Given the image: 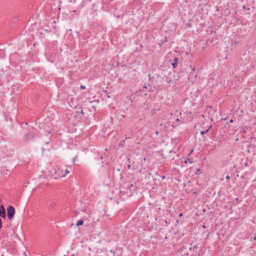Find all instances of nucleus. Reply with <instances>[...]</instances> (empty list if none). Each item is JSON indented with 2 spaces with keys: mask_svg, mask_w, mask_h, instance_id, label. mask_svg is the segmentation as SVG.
Wrapping results in <instances>:
<instances>
[{
  "mask_svg": "<svg viewBox=\"0 0 256 256\" xmlns=\"http://www.w3.org/2000/svg\"><path fill=\"white\" fill-rule=\"evenodd\" d=\"M15 214V209L12 206H9L7 208V215L8 220H12L13 219Z\"/></svg>",
  "mask_w": 256,
  "mask_h": 256,
  "instance_id": "obj_1",
  "label": "nucleus"
},
{
  "mask_svg": "<svg viewBox=\"0 0 256 256\" xmlns=\"http://www.w3.org/2000/svg\"><path fill=\"white\" fill-rule=\"evenodd\" d=\"M48 208V209L54 210L58 206V200L52 198L47 202Z\"/></svg>",
  "mask_w": 256,
  "mask_h": 256,
  "instance_id": "obj_2",
  "label": "nucleus"
},
{
  "mask_svg": "<svg viewBox=\"0 0 256 256\" xmlns=\"http://www.w3.org/2000/svg\"><path fill=\"white\" fill-rule=\"evenodd\" d=\"M35 134L33 130H29L24 136V138L26 140H29L34 138Z\"/></svg>",
  "mask_w": 256,
  "mask_h": 256,
  "instance_id": "obj_3",
  "label": "nucleus"
},
{
  "mask_svg": "<svg viewBox=\"0 0 256 256\" xmlns=\"http://www.w3.org/2000/svg\"><path fill=\"white\" fill-rule=\"evenodd\" d=\"M173 68L177 67L178 63L180 62V58L176 57L172 60H170Z\"/></svg>",
  "mask_w": 256,
  "mask_h": 256,
  "instance_id": "obj_4",
  "label": "nucleus"
},
{
  "mask_svg": "<svg viewBox=\"0 0 256 256\" xmlns=\"http://www.w3.org/2000/svg\"><path fill=\"white\" fill-rule=\"evenodd\" d=\"M0 216L3 218H6V210L3 205L0 206Z\"/></svg>",
  "mask_w": 256,
  "mask_h": 256,
  "instance_id": "obj_5",
  "label": "nucleus"
},
{
  "mask_svg": "<svg viewBox=\"0 0 256 256\" xmlns=\"http://www.w3.org/2000/svg\"><path fill=\"white\" fill-rule=\"evenodd\" d=\"M54 174L55 176H54V178L56 179V176H58L60 174H64V170L62 168H58V170H56ZM52 176H54V174H52Z\"/></svg>",
  "mask_w": 256,
  "mask_h": 256,
  "instance_id": "obj_6",
  "label": "nucleus"
},
{
  "mask_svg": "<svg viewBox=\"0 0 256 256\" xmlns=\"http://www.w3.org/2000/svg\"><path fill=\"white\" fill-rule=\"evenodd\" d=\"M69 170L65 169L64 174H60L58 175V176H56V178H60L65 176L66 175H67L69 173Z\"/></svg>",
  "mask_w": 256,
  "mask_h": 256,
  "instance_id": "obj_7",
  "label": "nucleus"
},
{
  "mask_svg": "<svg viewBox=\"0 0 256 256\" xmlns=\"http://www.w3.org/2000/svg\"><path fill=\"white\" fill-rule=\"evenodd\" d=\"M83 224H84V220H80L77 222L76 225V226H80L82 225Z\"/></svg>",
  "mask_w": 256,
  "mask_h": 256,
  "instance_id": "obj_8",
  "label": "nucleus"
},
{
  "mask_svg": "<svg viewBox=\"0 0 256 256\" xmlns=\"http://www.w3.org/2000/svg\"><path fill=\"white\" fill-rule=\"evenodd\" d=\"M208 130H209V129H208L207 130H206L205 131H202L200 132L201 135L203 136L204 134H206L208 132Z\"/></svg>",
  "mask_w": 256,
  "mask_h": 256,
  "instance_id": "obj_9",
  "label": "nucleus"
},
{
  "mask_svg": "<svg viewBox=\"0 0 256 256\" xmlns=\"http://www.w3.org/2000/svg\"><path fill=\"white\" fill-rule=\"evenodd\" d=\"M246 128V126H242L240 131H242L243 132H245Z\"/></svg>",
  "mask_w": 256,
  "mask_h": 256,
  "instance_id": "obj_10",
  "label": "nucleus"
},
{
  "mask_svg": "<svg viewBox=\"0 0 256 256\" xmlns=\"http://www.w3.org/2000/svg\"><path fill=\"white\" fill-rule=\"evenodd\" d=\"M2 227V223L1 218H0V229Z\"/></svg>",
  "mask_w": 256,
  "mask_h": 256,
  "instance_id": "obj_11",
  "label": "nucleus"
},
{
  "mask_svg": "<svg viewBox=\"0 0 256 256\" xmlns=\"http://www.w3.org/2000/svg\"><path fill=\"white\" fill-rule=\"evenodd\" d=\"M80 88L84 90L86 88V86H84L82 85L80 86Z\"/></svg>",
  "mask_w": 256,
  "mask_h": 256,
  "instance_id": "obj_12",
  "label": "nucleus"
},
{
  "mask_svg": "<svg viewBox=\"0 0 256 256\" xmlns=\"http://www.w3.org/2000/svg\"><path fill=\"white\" fill-rule=\"evenodd\" d=\"M226 180H228L230 178V177L228 176H226Z\"/></svg>",
  "mask_w": 256,
  "mask_h": 256,
  "instance_id": "obj_13",
  "label": "nucleus"
},
{
  "mask_svg": "<svg viewBox=\"0 0 256 256\" xmlns=\"http://www.w3.org/2000/svg\"><path fill=\"white\" fill-rule=\"evenodd\" d=\"M143 88H148V86L146 84H145V85L144 86Z\"/></svg>",
  "mask_w": 256,
  "mask_h": 256,
  "instance_id": "obj_14",
  "label": "nucleus"
},
{
  "mask_svg": "<svg viewBox=\"0 0 256 256\" xmlns=\"http://www.w3.org/2000/svg\"><path fill=\"white\" fill-rule=\"evenodd\" d=\"M182 215H183V214H182V213H180V216H180V217H181V216H182Z\"/></svg>",
  "mask_w": 256,
  "mask_h": 256,
  "instance_id": "obj_15",
  "label": "nucleus"
},
{
  "mask_svg": "<svg viewBox=\"0 0 256 256\" xmlns=\"http://www.w3.org/2000/svg\"><path fill=\"white\" fill-rule=\"evenodd\" d=\"M230 122H233V120H230Z\"/></svg>",
  "mask_w": 256,
  "mask_h": 256,
  "instance_id": "obj_16",
  "label": "nucleus"
},
{
  "mask_svg": "<svg viewBox=\"0 0 256 256\" xmlns=\"http://www.w3.org/2000/svg\"><path fill=\"white\" fill-rule=\"evenodd\" d=\"M165 178H166V176H162V178L163 179Z\"/></svg>",
  "mask_w": 256,
  "mask_h": 256,
  "instance_id": "obj_17",
  "label": "nucleus"
},
{
  "mask_svg": "<svg viewBox=\"0 0 256 256\" xmlns=\"http://www.w3.org/2000/svg\"><path fill=\"white\" fill-rule=\"evenodd\" d=\"M130 186H131V187H133V186H133V184H131L130 185Z\"/></svg>",
  "mask_w": 256,
  "mask_h": 256,
  "instance_id": "obj_18",
  "label": "nucleus"
},
{
  "mask_svg": "<svg viewBox=\"0 0 256 256\" xmlns=\"http://www.w3.org/2000/svg\"><path fill=\"white\" fill-rule=\"evenodd\" d=\"M176 122L179 121V119H178V118H177V119L176 120Z\"/></svg>",
  "mask_w": 256,
  "mask_h": 256,
  "instance_id": "obj_19",
  "label": "nucleus"
},
{
  "mask_svg": "<svg viewBox=\"0 0 256 256\" xmlns=\"http://www.w3.org/2000/svg\"><path fill=\"white\" fill-rule=\"evenodd\" d=\"M24 124H25L26 126V125H28V123H27V122H25V123H24Z\"/></svg>",
  "mask_w": 256,
  "mask_h": 256,
  "instance_id": "obj_20",
  "label": "nucleus"
},
{
  "mask_svg": "<svg viewBox=\"0 0 256 256\" xmlns=\"http://www.w3.org/2000/svg\"><path fill=\"white\" fill-rule=\"evenodd\" d=\"M198 172H200V169H198L197 170Z\"/></svg>",
  "mask_w": 256,
  "mask_h": 256,
  "instance_id": "obj_21",
  "label": "nucleus"
},
{
  "mask_svg": "<svg viewBox=\"0 0 256 256\" xmlns=\"http://www.w3.org/2000/svg\"><path fill=\"white\" fill-rule=\"evenodd\" d=\"M76 158H74V161L76 160Z\"/></svg>",
  "mask_w": 256,
  "mask_h": 256,
  "instance_id": "obj_22",
  "label": "nucleus"
},
{
  "mask_svg": "<svg viewBox=\"0 0 256 256\" xmlns=\"http://www.w3.org/2000/svg\"><path fill=\"white\" fill-rule=\"evenodd\" d=\"M254 240H256V238H254Z\"/></svg>",
  "mask_w": 256,
  "mask_h": 256,
  "instance_id": "obj_23",
  "label": "nucleus"
}]
</instances>
